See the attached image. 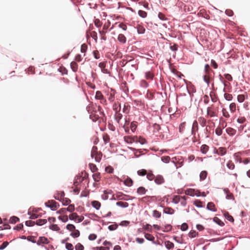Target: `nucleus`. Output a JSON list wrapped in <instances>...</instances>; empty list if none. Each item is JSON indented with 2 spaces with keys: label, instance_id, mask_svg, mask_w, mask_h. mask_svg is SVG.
I'll return each instance as SVG.
<instances>
[{
  "label": "nucleus",
  "instance_id": "69168bd1",
  "mask_svg": "<svg viewBox=\"0 0 250 250\" xmlns=\"http://www.w3.org/2000/svg\"><path fill=\"white\" fill-rule=\"evenodd\" d=\"M87 49V45L85 44H83L81 45V51L82 53H84Z\"/></svg>",
  "mask_w": 250,
  "mask_h": 250
},
{
  "label": "nucleus",
  "instance_id": "338daca9",
  "mask_svg": "<svg viewBox=\"0 0 250 250\" xmlns=\"http://www.w3.org/2000/svg\"><path fill=\"white\" fill-rule=\"evenodd\" d=\"M171 228H172V226L170 225H167L165 226L163 231H170L171 230Z\"/></svg>",
  "mask_w": 250,
  "mask_h": 250
},
{
  "label": "nucleus",
  "instance_id": "864d4df0",
  "mask_svg": "<svg viewBox=\"0 0 250 250\" xmlns=\"http://www.w3.org/2000/svg\"><path fill=\"white\" fill-rule=\"evenodd\" d=\"M202 202L199 200H196L194 203V205L198 208H202Z\"/></svg>",
  "mask_w": 250,
  "mask_h": 250
},
{
  "label": "nucleus",
  "instance_id": "e2e57ef3",
  "mask_svg": "<svg viewBox=\"0 0 250 250\" xmlns=\"http://www.w3.org/2000/svg\"><path fill=\"white\" fill-rule=\"evenodd\" d=\"M27 240L29 241H30L33 243H36V241L35 239V237L33 236H29L27 237Z\"/></svg>",
  "mask_w": 250,
  "mask_h": 250
},
{
  "label": "nucleus",
  "instance_id": "473e14b6",
  "mask_svg": "<svg viewBox=\"0 0 250 250\" xmlns=\"http://www.w3.org/2000/svg\"><path fill=\"white\" fill-rule=\"evenodd\" d=\"M70 235L74 238L78 237L80 236V231L75 229V230L72 232Z\"/></svg>",
  "mask_w": 250,
  "mask_h": 250
},
{
  "label": "nucleus",
  "instance_id": "c85d7f7f",
  "mask_svg": "<svg viewBox=\"0 0 250 250\" xmlns=\"http://www.w3.org/2000/svg\"><path fill=\"white\" fill-rule=\"evenodd\" d=\"M145 237L147 240L150 241H153L155 239L154 237L152 235L149 233L145 234Z\"/></svg>",
  "mask_w": 250,
  "mask_h": 250
},
{
  "label": "nucleus",
  "instance_id": "a18cd8bd",
  "mask_svg": "<svg viewBox=\"0 0 250 250\" xmlns=\"http://www.w3.org/2000/svg\"><path fill=\"white\" fill-rule=\"evenodd\" d=\"M161 160L165 163H167L169 162L170 157L169 156H163L161 157Z\"/></svg>",
  "mask_w": 250,
  "mask_h": 250
},
{
  "label": "nucleus",
  "instance_id": "9b49d317",
  "mask_svg": "<svg viewBox=\"0 0 250 250\" xmlns=\"http://www.w3.org/2000/svg\"><path fill=\"white\" fill-rule=\"evenodd\" d=\"M207 208L212 211H216V210L215 209V205L212 202H209L207 206Z\"/></svg>",
  "mask_w": 250,
  "mask_h": 250
},
{
  "label": "nucleus",
  "instance_id": "412c9836",
  "mask_svg": "<svg viewBox=\"0 0 250 250\" xmlns=\"http://www.w3.org/2000/svg\"><path fill=\"white\" fill-rule=\"evenodd\" d=\"M166 247L168 249L170 250L174 247V244L172 242L167 241L165 242Z\"/></svg>",
  "mask_w": 250,
  "mask_h": 250
},
{
  "label": "nucleus",
  "instance_id": "6ab92c4d",
  "mask_svg": "<svg viewBox=\"0 0 250 250\" xmlns=\"http://www.w3.org/2000/svg\"><path fill=\"white\" fill-rule=\"evenodd\" d=\"M99 154L97 151V147L96 146H93L91 150V156L92 158H94V156Z\"/></svg>",
  "mask_w": 250,
  "mask_h": 250
},
{
  "label": "nucleus",
  "instance_id": "1a4fd4ad",
  "mask_svg": "<svg viewBox=\"0 0 250 250\" xmlns=\"http://www.w3.org/2000/svg\"><path fill=\"white\" fill-rule=\"evenodd\" d=\"M64 196V193L63 191H60L55 195V198L56 200L62 201Z\"/></svg>",
  "mask_w": 250,
  "mask_h": 250
},
{
  "label": "nucleus",
  "instance_id": "37998d69",
  "mask_svg": "<svg viewBox=\"0 0 250 250\" xmlns=\"http://www.w3.org/2000/svg\"><path fill=\"white\" fill-rule=\"evenodd\" d=\"M153 216L156 218H159L161 217V213L156 210H154L153 211Z\"/></svg>",
  "mask_w": 250,
  "mask_h": 250
},
{
  "label": "nucleus",
  "instance_id": "603ef678",
  "mask_svg": "<svg viewBox=\"0 0 250 250\" xmlns=\"http://www.w3.org/2000/svg\"><path fill=\"white\" fill-rule=\"evenodd\" d=\"M210 67L208 64H206L204 68V71L205 73V74H209V71H210Z\"/></svg>",
  "mask_w": 250,
  "mask_h": 250
},
{
  "label": "nucleus",
  "instance_id": "4468645a",
  "mask_svg": "<svg viewBox=\"0 0 250 250\" xmlns=\"http://www.w3.org/2000/svg\"><path fill=\"white\" fill-rule=\"evenodd\" d=\"M204 81L207 84L208 86H209L210 83V77L209 74H205L203 76Z\"/></svg>",
  "mask_w": 250,
  "mask_h": 250
},
{
  "label": "nucleus",
  "instance_id": "58836bf2",
  "mask_svg": "<svg viewBox=\"0 0 250 250\" xmlns=\"http://www.w3.org/2000/svg\"><path fill=\"white\" fill-rule=\"evenodd\" d=\"M146 78L147 79L152 80L153 78V75L149 71L146 73Z\"/></svg>",
  "mask_w": 250,
  "mask_h": 250
},
{
  "label": "nucleus",
  "instance_id": "a19ab883",
  "mask_svg": "<svg viewBox=\"0 0 250 250\" xmlns=\"http://www.w3.org/2000/svg\"><path fill=\"white\" fill-rule=\"evenodd\" d=\"M222 113L224 117L228 118L229 117V114L228 111L225 108L222 109Z\"/></svg>",
  "mask_w": 250,
  "mask_h": 250
},
{
  "label": "nucleus",
  "instance_id": "f3484780",
  "mask_svg": "<svg viewBox=\"0 0 250 250\" xmlns=\"http://www.w3.org/2000/svg\"><path fill=\"white\" fill-rule=\"evenodd\" d=\"M181 199H183L184 200H185V197H180V196H175L173 199V202L175 204H178Z\"/></svg>",
  "mask_w": 250,
  "mask_h": 250
},
{
  "label": "nucleus",
  "instance_id": "423d86ee",
  "mask_svg": "<svg viewBox=\"0 0 250 250\" xmlns=\"http://www.w3.org/2000/svg\"><path fill=\"white\" fill-rule=\"evenodd\" d=\"M48 240L45 237H40L38 241L37 242V244L38 245H40L41 244H48Z\"/></svg>",
  "mask_w": 250,
  "mask_h": 250
},
{
  "label": "nucleus",
  "instance_id": "052dcab7",
  "mask_svg": "<svg viewBox=\"0 0 250 250\" xmlns=\"http://www.w3.org/2000/svg\"><path fill=\"white\" fill-rule=\"evenodd\" d=\"M146 177L148 180L152 181L155 178V176L151 173H149L147 174Z\"/></svg>",
  "mask_w": 250,
  "mask_h": 250
},
{
  "label": "nucleus",
  "instance_id": "8fccbe9b",
  "mask_svg": "<svg viewBox=\"0 0 250 250\" xmlns=\"http://www.w3.org/2000/svg\"><path fill=\"white\" fill-rule=\"evenodd\" d=\"M137 125L134 122H132L130 125V129L132 132H134L136 130Z\"/></svg>",
  "mask_w": 250,
  "mask_h": 250
},
{
  "label": "nucleus",
  "instance_id": "680f3d73",
  "mask_svg": "<svg viewBox=\"0 0 250 250\" xmlns=\"http://www.w3.org/2000/svg\"><path fill=\"white\" fill-rule=\"evenodd\" d=\"M188 229V226L187 224H186V223L182 224V225L181 226V229L182 230L185 231V230H187Z\"/></svg>",
  "mask_w": 250,
  "mask_h": 250
},
{
  "label": "nucleus",
  "instance_id": "49530a36",
  "mask_svg": "<svg viewBox=\"0 0 250 250\" xmlns=\"http://www.w3.org/2000/svg\"><path fill=\"white\" fill-rule=\"evenodd\" d=\"M137 31L139 34H143L145 33V29L141 26H139L137 27Z\"/></svg>",
  "mask_w": 250,
  "mask_h": 250
},
{
  "label": "nucleus",
  "instance_id": "774afa93",
  "mask_svg": "<svg viewBox=\"0 0 250 250\" xmlns=\"http://www.w3.org/2000/svg\"><path fill=\"white\" fill-rule=\"evenodd\" d=\"M8 245V242L5 241L0 246V250L4 249Z\"/></svg>",
  "mask_w": 250,
  "mask_h": 250
},
{
  "label": "nucleus",
  "instance_id": "7c9ffc66",
  "mask_svg": "<svg viewBox=\"0 0 250 250\" xmlns=\"http://www.w3.org/2000/svg\"><path fill=\"white\" fill-rule=\"evenodd\" d=\"M207 176V172L206 171H202L200 174V178L201 180H205Z\"/></svg>",
  "mask_w": 250,
  "mask_h": 250
},
{
  "label": "nucleus",
  "instance_id": "393cba45",
  "mask_svg": "<svg viewBox=\"0 0 250 250\" xmlns=\"http://www.w3.org/2000/svg\"><path fill=\"white\" fill-rule=\"evenodd\" d=\"M93 178L95 181L98 182L101 179V175L99 173H96L93 174Z\"/></svg>",
  "mask_w": 250,
  "mask_h": 250
},
{
  "label": "nucleus",
  "instance_id": "de8ad7c7",
  "mask_svg": "<svg viewBox=\"0 0 250 250\" xmlns=\"http://www.w3.org/2000/svg\"><path fill=\"white\" fill-rule=\"evenodd\" d=\"M237 100L240 103H242L245 100V96L244 95L241 94L237 96Z\"/></svg>",
  "mask_w": 250,
  "mask_h": 250
},
{
  "label": "nucleus",
  "instance_id": "39448f33",
  "mask_svg": "<svg viewBox=\"0 0 250 250\" xmlns=\"http://www.w3.org/2000/svg\"><path fill=\"white\" fill-rule=\"evenodd\" d=\"M224 191L225 194L226 195V198L228 200H233V194L230 192L228 188H224Z\"/></svg>",
  "mask_w": 250,
  "mask_h": 250
},
{
  "label": "nucleus",
  "instance_id": "b1692460",
  "mask_svg": "<svg viewBox=\"0 0 250 250\" xmlns=\"http://www.w3.org/2000/svg\"><path fill=\"white\" fill-rule=\"evenodd\" d=\"M19 221V218L16 216H13L9 219V222L11 224H15Z\"/></svg>",
  "mask_w": 250,
  "mask_h": 250
},
{
  "label": "nucleus",
  "instance_id": "c9c22d12",
  "mask_svg": "<svg viewBox=\"0 0 250 250\" xmlns=\"http://www.w3.org/2000/svg\"><path fill=\"white\" fill-rule=\"evenodd\" d=\"M229 110L232 112L233 113L236 110V104L234 103H232L229 105Z\"/></svg>",
  "mask_w": 250,
  "mask_h": 250
},
{
  "label": "nucleus",
  "instance_id": "f03ea898",
  "mask_svg": "<svg viewBox=\"0 0 250 250\" xmlns=\"http://www.w3.org/2000/svg\"><path fill=\"white\" fill-rule=\"evenodd\" d=\"M46 207L50 208L52 210H55L57 208V203L53 201H48L45 203Z\"/></svg>",
  "mask_w": 250,
  "mask_h": 250
},
{
  "label": "nucleus",
  "instance_id": "09e8293b",
  "mask_svg": "<svg viewBox=\"0 0 250 250\" xmlns=\"http://www.w3.org/2000/svg\"><path fill=\"white\" fill-rule=\"evenodd\" d=\"M226 131L228 134L233 135L234 134L235 130L233 128L229 127L226 129Z\"/></svg>",
  "mask_w": 250,
  "mask_h": 250
},
{
  "label": "nucleus",
  "instance_id": "c756f323",
  "mask_svg": "<svg viewBox=\"0 0 250 250\" xmlns=\"http://www.w3.org/2000/svg\"><path fill=\"white\" fill-rule=\"evenodd\" d=\"M198 121H199L200 125L204 127V126H205L206 125V120L204 118L200 117L198 119Z\"/></svg>",
  "mask_w": 250,
  "mask_h": 250
},
{
  "label": "nucleus",
  "instance_id": "6e6d98bb",
  "mask_svg": "<svg viewBox=\"0 0 250 250\" xmlns=\"http://www.w3.org/2000/svg\"><path fill=\"white\" fill-rule=\"evenodd\" d=\"M58 219L63 222H66L68 220V217L67 216H60L58 217Z\"/></svg>",
  "mask_w": 250,
  "mask_h": 250
},
{
  "label": "nucleus",
  "instance_id": "e433bc0d",
  "mask_svg": "<svg viewBox=\"0 0 250 250\" xmlns=\"http://www.w3.org/2000/svg\"><path fill=\"white\" fill-rule=\"evenodd\" d=\"M69 217L70 220H76L78 215L76 213H73L69 215Z\"/></svg>",
  "mask_w": 250,
  "mask_h": 250
},
{
  "label": "nucleus",
  "instance_id": "bb28decb",
  "mask_svg": "<svg viewBox=\"0 0 250 250\" xmlns=\"http://www.w3.org/2000/svg\"><path fill=\"white\" fill-rule=\"evenodd\" d=\"M46 223V219H38L36 221V224L38 226H42Z\"/></svg>",
  "mask_w": 250,
  "mask_h": 250
},
{
  "label": "nucleus",
  "instance_id": "5701e85b",
  "mask_svg": "<svg viewBox=\"0 0 250 250\" xmlns=\"http://www.w3.org/2000/svg\"><path fill=\"white\" fill-rule=\"evenodd\" d=\"M70 66L74 72H76L78 69V64L76 62H72L70 63Z\"/></svg>",
  "mask_w": 250,
  "mask_h": 250
},
{
  "label": "nucleus",
  "instance_id": "7ed1b4c3",
  "mask_svg": "<svg viewBox=\"0 0 250 250\" xmlns=\"http://www.w3.org/2000/svg\"><path fill=\"white\" fill-rule=\"evenodd\" d=\"M197 191H196L195 189L192 188H189L186 190L185 193L187 195H190L191 196H200V194H197Z\"/></svg>",
  "mask_w": 250,
  "mask_h": 250
},
{
  "label": "nucleus",
  "instance_id": "f257e3e1",
  "mask_svg": "<svg viewBox=\"0 0 250 250\" xmlns=\"http://www.w3.org/2000/svg\"><path fill=\"white\" fill-rule=\"evenodd\" d=\"M125 141L128 144H132L133 143H138V138L137 136H127L124 137Z\"/></svg>",
  "mask_w": 250,
  "mask_h": 250
},
{
  "label": "nucleus",
  "instance_id": "a211bd4d",
  "mask_svg": "<svg viewBox=\"0 0 250 250\" xmlns=\"http://www.w3.org/2000/svg\"><path fill=\"white\" fill-rule=\"evenodd\" d=\"M164 212L167 214H173L174 212V210L170 208H167L164 210Z\"/></svg>",
  "mask_w": 250,
  "mask_h": 250
},
{
  "label": "nucleus",
  "instance_id": "a878e982",
  "mask_svg": "<svg viewBox=\"0 0 250 250\" xmlns=\"http://www.w3.org/2000/svg\"><path fill=\"white\" fill-rule=\"evenodd\" d=\"M224 215L226 219H227L228 220H229L230 222H233L234 219L233 217L230 215L228 212H225L224 213Z\"/></svg>",
  "mask_w": 250,
  "mask_h": 250
},
{
  "label": "nucleus",
  "instance_id": "2f4dec72",
  "mask_svg": "<svg viewBox=\"0 0 250 250\" xmlns=\"http://www.w3.org/2000/svg\"><path fill=\"white\" fill-rule=\"evenodd\" d=\"M198 234V233L197 232H196V231H195V230H191V231H190L189 232L188 236H189V237L194 238L196 236H197Z\"/></svg>",
  "mask_w": 250,
  "mask_h": 250
},
{
  "label": "nucleus",
  "instance_id": "13d9d810",
  "mask_svg": "<svg viewBox=\"0 0 250 250\" xmlns=\"http://www.w3.org/2000/svg\"><path fill=\"white\" fill-rule=\"evenodd\" d=\"M35 225V222L28 220L25 222V225L28 227L33 226Z\"/></svg>",
  "mask_w": 250,
  "mask_h": 250
},
{
  "label": "nucleus",
  "instance_id": "ddd939ff",
  "mask_svg": "<svg viewBox=\"0 0 250 250\" xmlns=\"http://www.w3.org/2000/svg\"><path fill=\"white\" fill-rule=\"evenodd\" d=\"M198 122L197 121H194L192 124V134H194L195 131L198 130Z\"/></svg>",
  "mask_w": 250,
  "mask_h": 250
},
{
  "label": "nucleus",
  "instance_id": "4c0bfd02",
  "mask_svg": "<svg viewBox=\"0 0 250 250\" xmlns=\"http://www.w3.org/2000/svg\"><path fill=\"white\" fill-rule=\"evenodd\" d=\"M49 228H50V229H51L53 230H55V231H58L60 229L59 227L57 225H56V224H53V225H50L49 226Z\"/></svg>",
  "mask_w": 250,
  "mask_h": 250
},
{
  "label": "nucleus",
  "instance_id": "3c124183",
  "mask_svg": "<svg viewBox=\"0 0 250 250\" xmlns=\"http://www.w3.org/2000/svg\"><path fill=\"white\" fill-rule=\"evenodd\" d=\"M84 247L80 243H78L75 246V250H83Z\"/></svg>",
  "mask_w": 250,
  "mask_h": 250
},
{
  "label": "nucleus",
  "instance_id": "72a5a7b5",
  "mask_svg": "<svg viewBox=\"0 0 250 250\" xmlns=\"http://www.w3.org/2000/svg\"><path fill=\"white\" fill-rule=\"evenodd\" d=\"M95 98L98 100H102L103 99V95L100 91H97L96 93Z\"/></svg>",
  "mask_w": 250,
  "mask_h": 250
},
{
  "label": "nucleus",
  "instance_id": "2eb2a0df",
  "mask_svg": "<svg viewBox=\"0 0 250 250\" xmlns=\"http://www.w3.org/2000/svg\"><path fill=\"white\" fill-rule=\"evenodd\" d=\"M92 206L96 209H99L101 207V203L97 201H94L92 202Z\"/></svg>",
  "mask_w": 250,
  "mask_h": 250
},
{
  "label": "nucleus",
  "instance_id": "20e7f679",
  "mask_svg": "<svg viewBox=\"0 0 250 250\" xmlns=\"http://www.w3.org/2000/svg\"><path fill=\"white\" fill-rule=\"evenodd\" d=\"M207 114L210 117H214L217 116L216 111L213 109L212 106L207 108Z\"/></svg>",
  "mask_w": 250,
  "mask_h": 250
},
{
  "label": "nucleus",
  "instance_id": "cd10ccee",
  "mask_svg": "<svg viewBox=\"0 0 250 250\" xmlns=\"http://www.w3.org/2000/svg\"><path fill=\"white\" fill-rule=\"evenodd\" d=\"M146 190L143 187H139L137 189V193L139 194H145Z\"/></svg>",
  "mask_w": 250,
  "mask_h": 250
},
{
  "label": "nucleus",
  "instance_id": "f704fd0d",
  "mask_svg": "<svg viewBox=\"0 0 250 250\" xmlns=\"http://www.w3.org/2000/svg\"><path fill=\"white\" fill-rule=\"evenodd\" d=\"M227 167L229 169H233L234 168V167H235V166H234V164H233V163L232 162V161H229L228 163H227Z\"/></svg>",
  "mask_w": 250,
  "mask_h": 250
},
{
  "label": "nucleus",
  "instance_id": "0eeeda50",
  "mask_svg": "<svg viewBox=\"0 0 250 250\" xmlns=\"http://www.w3.org/2000/svg\"><path fill=\"white\" fill-rule=\"evenodd\" d=\"M156 184L160 185L164 182V179L162 175H158L154 180Z\"/></svg>",
  "mask_w": 250,
  "mask_h": 250
},
{
  "label": "nucleus",
  "instance_id": "dca6fc26",
  "mask_svg": "<svg viewBox=\"0 0 250 250\" xmlns=\"http://www.w3.org/2000/svg\"><path fill=\"white\" fill-rule=\"evenodd\" d=\"M116 205L123 208H125L128 207V204L127 202H123L121 201L117 202Z\"/></svg>",
  "mask_w": 250,
  "mask_h": 250
},
{
  "label": "nucleus",
  "instance_id": "6e6552de",
  "mask_svg": "<svg viewBox=\"0 0 250 250\" xmlns=\"http://www.w3.org/2000/svg\"><path fill=\"white\" fill-rule=\"evenodd\" d=\"M112 191L111 190H105L104 193L102 194L101 197L103 200H107L108 198V194H111Z\"/></svg>",
  "mask_w": 250,
  "mask_h": 250
},
{
  "label": "nucleus",
  "instance_id": "0e129e2a",
  "mask_svg": "<svg viewBox=\"0 0 250 250\" xmlns=\"http://www.w3.org/2000/svg\"><path fill=\"white\" fill-rule=\"evenodd\" d=\"M67 210L69 212H73L74 209H75V208H74V206L73 205H70L67 208H66Z\"/></svg>",
  "mask_w": 250,
  "mask_h": 250
},
{
  "label": "nucleus",
  "instance_id": "9d476101",
  "mask_svg": "<svg viewBox=\"0 0 250 250\" xmlns=\"http://www.w3.org/2000/svg\"><path fill=\"white\" fill-rule=\"evenodd\" d=\"M124 184L125 186L131 187L133 184V181L128 177H126V179L124 180Z\"/></svg>",
  "mask_w": 250,
  "mask_h": 250
},
{
  "label": "nucleus",
  "instance_id": "5fc2aeb1",
  "mask_svg": "<svg viewBox=\"0 0 250 250\" xmlns=\"http://www.w3.org/2000/svg\"><path fill=\"white\" fill-rule=\"evenodd\" d=\"M224 98L227 101H231L232 99V96L231 94L225 93L224 94Z\"/></svg>",
  "mask_w": 250,
  "mask_h": 250
},
{
  "label": "nucleus",
  "instance_id": "4be33fe9",
  "mask_svg": "<svg viewBox=\"0 0 250 250\" xmlns=\"http://www.w3.org/2000/svg\"><path fill=\"white\" fill-rule=\"evenodd\" d=\"M213 221L220 226H223L224 225V223L218 217H215L213 218Z\"/></svg>",
  "mask_w": 250,
  "mask_h": 250
},
{
  "label": "nucleus",
  "instance_id": "c03bdc74",
  "mask_svg": "<svg viewBox=\"0 0 250 250\" xmlns=\"http://www.w3.org/2000/svg\"><path fill=\"white\" fill-rule=\"evenodd\" d=\"M246 121V118L244 117H239L237 119V122L240 124L244 123Z\"/></svg>",
  "mask_w": 250,
  "mask_h": 250
},
{
  "label": "nucleus",
  "instance_id": "79ce46f5",
  "mask_svg": "<svg viewBox=\"0 0 250 250\" xmlns=\"http://www.w3.org/2000/svg\"><path fill=\"white\" fill-rule=\"evenodd\" d=\"M139 15L142 18H146L147 16V13L146 12L143 10H139L138 11Z\"/></svg>",
  "mask_w": 250,
  "mask_h": 250
},
{
  "label": "nucleus",
  "instance_id": "ea45409f",
  "mask_svg": "<svg viewBox=\"0 0 250 250\" xmlns=\"http://www.w3.org/2000/svg\"><path fill=\"white\" fill-rule=\"evenodd\" d=\"M66 229L69 231L73 232L75 230V227L72 224H68L66 226Z\"/></svg>",
  "mask_w": 250,
  "mask_h": 250
},
{
  "label": "nucleus",
  "instance_id": "aec40b11",
  "mask_svg": "<svg viewBox=\"0 0 250 250\" xmlns=\"http://www.w3.org/2000/svg\"><path fill=\"white\" fill-rule=\"evenodd\" d=\"M200 150L203 154H206L208 150V146L207 145H203L201 146Z\"/></svg>",
  "mask_w": 250,
  "mask_h": 250
},
{
  "label": "nucleus",
  "instance_id": "bf43d9fd",
  "mask_svg": "<svg viewBox=\"0 0 250 250\" xmlns=\"http://www.w3.org/2000/svg\"><path fill=\"white\" fill-rule=\"evenodd\" d=\"M65 248L68 250H72L73 249V246L71 243H66Z\"/></svg>",
  "mask_w": 250,
  "mask_h": 250
},
{
  "label": "nucleus",
  "instance_id": "4d7b16f0",
  "mask_svg": "<svg viewBox=\"0 0 250 250\" xmlns=\"http://www.w3.org/2000/svg\"><path fill=\"white\" fill-rule=\"evenodd\" d=\"M137 173L140 176H144L146 174V171L145 169L139 170L137 171Z\"/></svg>",
  "mask_w": 250,
  "mask_h": 250
},
{
  "label": "nucleus",
  "instance_id": "f8f14e48",
  "mask_svg": "<svg viewBox=\"0 0 250 250\" xmlns=\"http://www.w3.org/2000/svg\"><path fill=\"white\" fill-rule=\"evenodd\" d=\"M118 40L122 43H125L126 42V38L122 34H120L118 37Z\"/></svg>",
  "mask_w": 250,
  "mask_h": 250
}]
</instances>
